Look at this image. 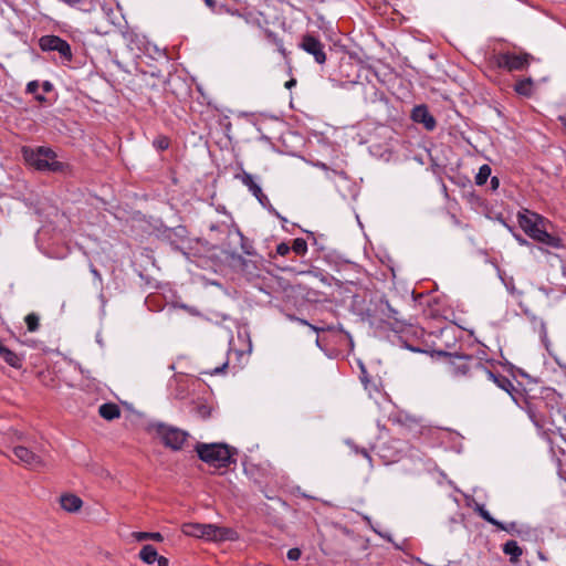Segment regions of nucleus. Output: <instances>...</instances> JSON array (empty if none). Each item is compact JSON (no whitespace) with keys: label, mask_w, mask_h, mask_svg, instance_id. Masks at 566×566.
Listing matches in <instances>:
<instances>
[{"label":"nucleus","mask_w":566,"mask_h":566,"mask_svg":"<svg viewBox=\"0 0 566 566\" xmlns=\"http://www.w3.org/2000/svg\"><path fill=\"white\" fill-rule=\"evenodd\" d=\"M448 358L446 371L452 378L467 380L476 388H482L491 379V370L478 358L468 355L438 352Z\"/></svg>","instance_id":"f257e3e1"},{"label":"nucleus","mask_w":566,"mask_h":566,"mask_svg":"<svg viewBox=\"0 0 566 566\" xmlns=\"http://www.w3.org/2000/svg\"><path fill=\"white\" fill-rule=\"evenodd\" d=\"M544 222V218L535 212L525 210L518 213V224L530 238L554 249L563 248L562 239L549 234Z\"/></svg>","instance_id":"f03ea898"},{"label":"nucleus","mask_w":566,"mask_h":566,"mask_svg":"<svg viewBox=\"0 0 566 566\" xmlns=\"http://www.w3.org/2000/svg\"><path fill=\"white\" fill-rule=\"evenodd\" d=\"M25 163L39 171H62L63 164L56 160V154L49 147H23Z\"/></svg>","instance_id":"7ed1b4c3"},{"label":"nucleus","mask_w":566,"mask_h":566,"mask_svg":"<svg viewBox=\"0 0 566 566\" xmlns=\"http://www.w3.org/2000/svg\"><path fill=\"white\" fill-rule=\"evenodd\" d=\"M182 533L187 536L214 542L238 539V534L234 530L214 524L186 523L182 525Z\"/></svg>","instance_id":"20e7f679"},{"label":"nucleus","mask_w":566,"mask_h":566,"mask_svg":"<svg viewBox=\"0 0 566 566\" xmlns=\"http://www.w3.org/2000/svg\"><path fill=\"white\" fill-rule=\"evenodd\" d=\"M196 452L199 459L214 468H227L234 462L233 453L227 444L223 443H197Z\"/></svg>","instance_id":"39448f33"},{"label":"nucleus","mask_w":566,"mask_h":566,"mask_svg":"<svg viewBox=\"0 0 566 566\" xmlns=\"http://www.w3.org/2000/svg\"><path fill=\"white\" fill-rule=\"evenodd\" d=\"M149 430L166 448L172 451L181 450L189 438L187 431L164 422L151 423Z\"/></svg>","instance_id":"423d86ee"},{"label":"nucleus","mask_w":566,"mask_h":566,"mask_svg":"<svg viewBox=\"0 0 566 566\" xmlns=\"http://www.w3.org/2000/svg\"><path fill=\"white\" fill-rule=\"evenodd\" d=\"M12 451L18 461L28 469L39 470L45 467V461L41 455L43 448L40 442L38 450L29 444H17L12 448Z\"/></svg>","instance_id":"0eeeda50"},{"label":"nucleus","mask_w":566,"mask_h":566,"mask_svg":"<svg viewBox=\"0 0 566 566\" xmlns=\"http://www.w3.org/2000/svg\"><path fill=\"white\" fill-rule=\"evenodd\" d=\"M532 59L528 53L504 52L496 55L495 62L499 67L513 72L527 69Z\"/></svg>","instance_id":"6e6552de"},{"label":"nucleus","mask_w":566,"mask_h":566,"mask_svg":"<svg viewBox=\"0 0 566 566\" xmlns=\"http://www.w3.org/2000/svg\"><path fill=\"white\" fill-rule=\"evenodd\" d=\"M40 48L43 51H56L66 61H71L72 51L70 44L56 35H44L39 41Z\"/></svg>","instance_id":"1a4fd4ad"},{"label":"nucleus","mask_w":566,"mask_h":566,"mask_svg":"<svg viewBox=\"0 0 566 566\" xmlns=\"http://www.w3.org/2000/svg\"><path fill=\"white\" fill-rule=\"evenodd\" d=\"M300 46L306 53L313 55L314 60L318 64H324L326 62V53L324 52V44L317 38L311 35V34H305L302 38Z\"/></svg>","instance_id":"9d476101"},{"label":"nucleus","mask_w":566,"mask_h":566,"mask_svg":"<svg viewBox=\"0 0 566 566\" xmlns=\"http://www.w3.org/2000/svg\"><path fill=\"white\" fill-rule=\"evenodd\" d=\"M3 436L7 438L8 442L17 446V444H29L33 447L35 450L39 449V440L34 434H30L28 432H23L15 428H9Z\"/></svg>","instance_id":"9b49d317"},{"label":"nucleus","mask_w":566,"mask_h":566,"mask_svg":"<svg viewBox=\"0 0 566 566\" xmlns=\"http://www.w3.org/2000/svg\"><path fill=\"white\" fill-rule=\"evenodd\" d=\"M411 118L413 122L422 124L427 130L436 128L437 122L426 105L416 106L412 109Z\"/></svg>","instance_id":"f8f14e48"},{"label":"nucleus","mask_w":566,"mask_h":566,"mask_svg":"<svg viewBox=\"0 0 566 566\" xmlns=\"http://www.w3.org/2000/svg\"><path fill=\"white\" fill-rule=\"evenodd\" d=\"M60 504L64 511L74 513V512H77L82 507L83 501L81 500L80 496H77L75 494L66 493V494L61 495Z\"/></svg>","instance_id":"ddd939ff"},{"label":"nucleus","mask_w":566,"mask_h":566,"mask_svg":"<svg viewBox=\"0 0 566 566\" xmlns=\"http://www.w3.org/2000/svg\"><path fill=\"white\" fill-rule=\"evenodd\" d=\"M490 385H495L509 394L514 389V386L509 378L501 375H495L493 371H491V379L486 380L482 388H485Z\"/></svg>","instance_id":"4468645a"},{"label":"nucleus","mask_w":566,"mask_h":566,"mask_svg":"<svg viewBox=\"0 0 566 566\" xmlns=\"http://www.w3.org/2000/svg\"><path fill=\"white\" fill-rule=\"evenodd\" d=\"M99 416L108 421L120 417V408L114 402L103 403L98 408Z\"/></svg>","instance_id":"2eb2a0df"},{"label":"nucleus","mask_w":566,"mask_h":566,"mask_svg":"<svg viewBox=\"0 0 566 566\" xmlns=\"http://www.w3.org/2000/svg\"><path fill=\"white\" fill-rule=\"evenodd\" d=\"M514 91L523 97H531L535 92L533 80L531 77L518 80L514 85Z\"/></svg>","instance_id":"dca6fc26"},{"label":"nucleus","mask_w":566,"mask_h":566,"mask_svg":"<svg viewBox=\"0 0 566 566\" xmlns=\"http://www.w3.org/2000/svg\"><path fill=\"white\" fill-rule=\"evenodd\" d=\"M503 553L510 556L511 563H517L523 555V549L518 546L516 541H507L503 545Z\"/></svg>","instance_id":"f3484780"},{"label":"nucleus","mask_w":566,"mask_h":566,"mask_svg":"<svg viewBox=\"0 0 566 566\" xmlns=\"http://www.w3.org/2000/svg\"><path fill=\"white\" fill-rule=\"evenodd\" d=\"M0 357L11 367L20 368L22 366L21 358L14 352L4 346L0 349Z\"/></svg>","instance_id":"a211bd4d"},{"label":"nucleus","mask_w":566,"mask_h":566,"mask_svg":"<svg viewBox=\"0 0 566 566\" xmlns=\"http://www.w3.org/2000/svg\"><path fill=\"white\" fill-rule=\"evenodd\" d=\"M241 182L248 187L252 195H261V187L255 182L253 176L247 171L237 176Z\"/></svg>","instance_id":"6ab92c4d"},{"label":"nucleus","mask_w":566,"mask_h":566,"mask_svg":"<svg viewBox=\"0 0 566 566\" xmlns=\"http://www.w3.org/2000/svg\"><path fill=\"white\" fill-rule=\"evenodd\" d=\"M140 559L146 564H153L158 557V553L153 545H145L139 552Z\"/></svg>","instance_id":"aec40b11"},{"label":"nucleus","mask_w":566,"mask_h":566,"mask_svg":"<svg viewBox=\"0 0 566 566\" xmlns=\"http://www.w3.org/2000/svg\"><path fill=\"white\" fill-rule=\"evenodd\" d=\"M265 36L266 39L273 43L274 45H276L277 48V51L284 56L286 57L287 56V52L283 45V41L272 31L270 30H266L265 31Z\"/></svg>","instance_id":"412c9836"},{"label":"nucleus","mask_w":566,"mask_h":566,"mask_svg":"<svg viewBox=\"0 0 566 566\" xmlns=\"http://www.w3.org/2000/svg\"><path fill=\"white\" fill-rule=\"evenodd\" d=\"M133 537L138 541H146V539H153L156 542H161L164 539V536L160 533H149V532H134Z\"/></svg>","instance_id":"4be33fe9"},{"label":"nucleus","mask_w":566,"mask_h":566,"mask_svg":"<svg viewBox=\"0 0 566 566\" xmlns=\"http://www.w3.org/2000/svg\"><path fill=\"white\" fill-rule=\"evenodd\" d=\"M258 201L264 207L268 208L274 216H276L280 220L286 221L284 217H282L270 203L269 198L261 190V195H253Z\"/></svg>","instance_id":"5701e85b"},{"label":"nucleus","mask_w":566,"mask_h":566,"mask_svg":"<svg viewBox=\"0 0 566 566\" xmlns=\"http://www.w3.org/2000/svg\"><path fill=\"white\" fill-rule=\"evenodd\" d=\"M491 175V168L489 165H482L479 169V172L475 176V184L482 186L486 182L488 178Z\"/></svg>","instance_id":"b1692460"},{"label":"nucleus","mask_w":566,"mask_h":566,"mask_svg":"<svg viewBox=\"0 0 566 566\" xmlns=\"http://www.w3.org/2000/svg\"><path fill=\"white\" fill-rule=\"evenodd\" d=\"M527 412H528V416H530L532 422L535 424L536 428H538V429L545 428L546 422H545L543 415L537 413L532 407H528Z\"/></svg>","instance_id":"393cba45"},{"label":"nucleus","mask_w":566,"mask_h":566,"mask_svg":"<svg viewBox=\"0 0 566 566\" xmlns=\"http://www.w3.org/2000/svg\"><path fill=\"white\" fill-rule=\"evenodd\" d=\"M29 332H35L40 326V318L35 313H30L24 318Z\"/></svg>","instance_id":"a878e982"},{"label":"nucleus","mask_w":566,"mask_h":566,"mask_svg":"<svg viewBox=\"0 0 566 566\" xmlns=\"http://www.w3.org/2000/svg\"><path fill=\"white\" fill-rule=\"evenodd\" d=\"M386 310H382V313L387 316V318H391L396 322H402V317L400 316V313L398 310L394 308L389 302L384 303Z\"/></svg>","instance_id":"bb28decb"},{"label":"nucleus","mask_w":566,"mask_h":566,"mask_svg":"<svg viewBox=\"0 0 566 566\" xmlns=\"http://www.w3.org/2000/svg\"><path fill=\"white\" fill-rule=\"evenodd\" d=\"M291 250H293L297 255H304L307 251V243L304 239L297 238L293 241Z\"/></svg>","instance_id":"cd10ccee"},{"label":"nucleus","mask_w":566,"mask_h":566,"mask_svg":"<svg viewBox=\"0 0 566 566\" xmlns=\"http://www.w3.org/2000/svg\"><path fill=\"white\" fill-rule=\"evenodd\" d=\"M496 528L501 530V531H505V532H507L509 534H512V535L515 534V533H518L517 523H515V522H511L509 524H504V523L499 521V523L496 525Z\"/></svg>","instance_id":"c85d7f7f"},{"label":"nucleus","mask_w":566,"mask_h":566,"mask_svg":"<svg viewBox=\"0 0 566 566\" xmlns=\"http://www.w3.org/2000/svg\"><path fill=\"white\" fill-rule=\"evenodd\" d=\"M478 512H479V515L484 520L486 521L488 523L496 526L499 521L495 520L490 513L489 511H486L484 507H479L478 509Z\"/></svg>","instance_id":"c756f323"},{"label":"nucleus","mask_w":566,"mask_h":566,"mask_svg":"<svg viewBox=\"0 0 566 566\" xmlns=\"http://www.w3.org/2000/svg\"><path fill=\"white\" fill-rule=\"evenodd\" d=\"M154 145L159 150H165L169 147V139L167 137L160 136L154 140Z\"/></svg>","instance_id":"7c9ffc66"},{"label":"nucleus","mask_w":566,"mask_h":566,"mask_svg":"<svg viewBox=\"0 0 566 566\" xmlns=\"http://www.w3.org/2000/svg\"><path fill=\"white\" fill-rule=\"evenodd\" d=\"M290 250H291V247L285 242H281L276 247V253L282 256H285L290 252Z\"/></svg>","instance_id":"2f4dec72"},{"label":"nucleus","mask_w":566,"mask_h":566,"mask_svg":"<svg viewBox=\"0 0 566 566\" xmlns=\"http://www.w3.org/2000/svg\"><path fill=\"white\" fill-rule=\"evenodd\" d=\"M301 554H302V553H301V549H300V548L294 547V548L289 549V552H287V558H289L290 560H294V562H295V560H298V559H300Z\"/></svg>","instance_id":"473e14b6"},{"label":"nucleus","mask_w":566,"mask_h":566,"mask_svg":"<svg viewBox=\"0 0 566 566\" xmlns=\"http://www.w3.org/2000/svg\"><path fill=\"white\" fill-rule=\"evenodd\" d=\"M39 82L38 81H31L27 85V92L30 94H35L39 88Z\"/></svg>","instance_id":"72a5a7b5"},{"label":"nucleus","mask_w":566,"mask_h":566,"mask_svg":"<svg viewBox=\"0 0 566 566\" xmlns=\"http://www.w3.org/2000/svg\"><path fill=\"white\" fill-rule=\"evenodd\" d=\"M228 367V361L223 363L220 367H216L212 371H210V375H217L222 373Z\"/></svg>","instance_id":"f704fd0d"},{"label":"nucleus","mask_w":566,"mask_h":566,"mask_svg":"<svg viewBox=\"0 0 566 566\" xmlns=\"http://www.w3.org/2000/svg\"><path fill=\"white\" fill-rule=\"evenodd\" d=\"M158 566H168L169 562L166 557L159 556L156 558Z\"/></svg>","instance_id":"c9c22d12"},{"label":"nucleus","mask_w":566,"mask_h":566,"mask_svg":"<svg viewBox=\"0 0 566 566\" xmlns=\"http://www.w3.org/2000/svg\"><path fill=\"white\" fill-rule=\"evenodd\" d=\"M61 1L67 6L74 7V6L80 4L83 0H61Z\"/></svg>","instance_id":"e433bc0d"},{"label":"nucleus","mask_w":566,"mask_h":566,"mask_svg":"<svg viewBox=\"0 0 566 566\" xmlns=\"http://www.w3.org/2000/svg\"><path fill=\"white\" fill-rule=\"evenodd\" d=\"M91 273L99 281L102 282V275L101 273L94 268V266H91Z\"/></svg>","instance_id":"4c0bfd02"},{"label":"nucleus","mask_w":566,"mask_h":566,"mask_svg":"<svg viewBox=\"0 0 566 566\" xmlns=\"http://www.w3.org/2000/svg\"><path fill=\"white\" fill-rule=\"evenodd\" d=\"M296 85V80L295 78H291L286 83H285V87L291 90L293 86Z\"/></svg>","instance_id":"58836bf2"},{"label":"nucleus","mask_w":566,"mask_h":566,"mask_svg":"<svg viewBox=\"0 0 566 566\" xmlns=\"http://www.w3.org/2000/svg\"><path fill=\"white\" fill-rule=\"evenodd\" d=\"M300 322H301L302 324H304V325L310 326L312 329H314V331H316V332L321 331V328H317L316 326H314V325L310 324V323H308V322H306L305 319H300Z\"/></svg>","instance_id":"ea45409f"},{"label":"nucleus","mask_w":566,"mask_h":566,"mask_svg":"<svg viewBox=\"0 0 566 566\" xmlns=\"http://www.w3.org/2000/svg\"><path fill=\"white\" fill-rule=\"evenodd\" d=\"M43 90H44L45 92H50V91L52 90V84H51L50 82H48V81H46V82H44V83H43Z\"/></svg>","instance_id":"a19ab883"},{"label":"nucleus","mask_w":566,"mask_h":566,"mask_svg":"<svg viewBox=\"0 0 566 566\" xmlns=\"http://www.w3.org/2000/svg\"><path fill=\"white\" fill-rule=\"evenodd\" d=\"M491 185H492V188H493V189H496V188H497V186H499V179H497L496 177H493V178L491 179Z\"/></svg>","instance_id":"79ce46f5"},{"label":"nucleus","mask_w":566,"mask_h":566,"mask_svg":"<svg viewBox=\"0 0 566 566\" xmlns=\"http://www.w3.org/2000/svg\"><path fill=\"white\" fill-rule=\"evenodd\" d=\"M360 453L364 458H366L369 462H371V457L369 455V453L366 450H361Z\"/></svg>","instance_id":"37998d69"},{"label":"nucleus","mask_w":566,"mask_h":566,"mask_svg":"<svg viewBox=\"0 0 566 566\" xmlns=\"http://www.w3.org/2000/svg\"><path fill=\"white\" fill-rule=\"evenodd\" d=\"M558 119L562 122V124L566 127V115L559 116Z\"/></svg>","instance_id":"c03bdc74"},{"label":"nucleus","mask_w":566,"mask_h":566,"mask_svg":"<svg viewBox=\"0 0 566 566\" xmlns=\"http://www.w3.org/2000/svg\"><path fill=\"white\" fill-rule=\"evenodd\" d=\"M35 98L39 101V102H43L45 101V97L43 95H36Z\"/></svg>","instance_id":"a18cd8bd"},{"label":"nucleus","mask_w":566,"mask_h":566,"mask_svg":"<svg viewBox=\"0 0 566 566\" xmlns=\"http://www.w3.org/2000/svg\"><path fill=\"white\" fill-rule=\"evenodd\" d=\"M208 4H212V1L211 0H206Z\"/></svg>","instance_id":"49530a36"}]
</instances>
